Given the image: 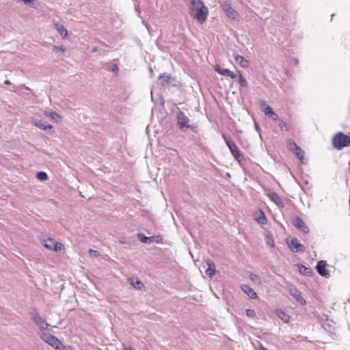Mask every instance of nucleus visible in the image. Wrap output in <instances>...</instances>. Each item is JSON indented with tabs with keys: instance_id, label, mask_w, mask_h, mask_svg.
<instances>
[{
	"instance_id": "2f4dec72",
	"label": "nucleus",
	"mask_w": 350,
	"mask_h": 350,
	"mask_svg": "<svg viewBox=\"0 0 350 350\" xmlns=\"http://www.w3.org/2000/svg\"><path fill=\"white\" fill-rule=\"evenodd\" d=\"M299 146H298L297 145V144H296L295 142H290L288 143V148H289L290 150H291V152H293L294 151H295V150H296V148H299Z\"/></svg>"
},
{
	"instance_id": "c756f323",
	"label": "nucleus",
	"mask_w": 350,
	"mask_h": 350,
	"mask_svg": "<svg viewBox=\"0 0 350 350\" xmlns=\"http://www.w3.org/2000/svg\"><path fill=\"white\" fill-rule=\"evenodd\" d=\"M31 319L34 321H36L39 317L40 314H38L36 309H33L32 311L29 313Z\"/></svg>"
},
{
	"instance_id": "a878e982",
	"label": "nucleus",
	"mask_w": 350,
	"mask_h": 350,
	"mask_svg": "<svg viewBox=\"0 0 350 350\" xmlns=\"http://www.w3.org/2000/svg\"><path fill=\"white\" fill-rule=\"evenodd\" d=\"M130 283L136 289H141L144 286L142 282L139 280H137L135 282L131 280Z\"/></svg>"
},
{
	"instance_id": "f257e3e1",
	"label": "nucleus",
	"mask_w": 350,
	"mask_h": 350,
	"mask_svg": "<svg viewBox=\"0 0 350 350\" xmlns=\"http://www.w3.org/2000/svg\"><path fill=\"white\" fill-rule=\"evenodd\" d=\"M190 15L200 23H204L208 16V8L200 0H190Z\"/></svg>"
},
{
	"instance_id": "f3484780",
	"label": "nucleus",
	"mask_w": 350,
	"mask_h": 350,
	"mask_svg": "<svg viewBox=\"0 0 350 350\" xmlns=\"http://www.w3.org/2000/svg\"><path fill=\"white\" fill-rule=\"evenodd\" d=\"M41 330H45L48 328L50 325L40 316L33 321Z\"/></svg>"
},
{
	"instance_id": "ddd939ff",
	"label": "nucleus",
	"mask_w": 350,
	"mask_h": 350,
	"mask_svg": "<svg viewBox=\"0 0 350 350\" xmlns=\"http://www.w3.org/2000/svg\"><path fill=\"white\" fill-rule=\"evenodd\" d=\"M222 9L226 12V15L231 18H235L237 16V12L229 4L222 5Z\"/></svg>"
},
{
	"instance_id": "9b49d317",
	"label": "nucleus",
	"mask_w": 350,
	"mask_h": 350,
	"mask_svg": "<svg viewBox=\"0 0 350 350\" xmlns=\"http://www.w3.org/2000/svg\"><path fill=\"white\" fill-rule=\"evenodd\" d=\"M293 224L297 228L302 231L304 233L306 234L309 232L308 227L300 217H295V219L293 220Z\"/></svg>"
},
{
	"instance_id": "bb28decb",
	"label": "nucleus",
	"mask_w": 350,
	"mask_h": 350,
	"mask_svg": "<svg viewBox=\"0 0 350 350\" xmlns=\"http://www.w3.org/2000/svg\"><path fill=\"white\" fill-rule=\"evenodd\" d=\"M36 177L40 180H46L48 179V175L44 172H38L37 174H36Z\"/></svg>"
},
{
	"instance_id": "7ed1b4c3",
	"label": "nucleus",
	"mask_w": 350,
	"mask_h": 350,
	"mask_svg": "<svg viewBox=\"0 0 350 350\" xmlns=\"http://www.w3.org/2000/svg\"><path fill=\"white\" fill-rule=\"evenodd\" d=\"M223 138L228 147L231 154L232 156L235 158L236 160L238 161H242L244 157L243 154H241V151L238 148L236 144L232 141L229 137H226V135H223Z\"/></svg>"
},
{
	"instance_id": "c03bdc74",
	"label": "nucleus",
	"mask_w": 350,
	"mask_h": 350,
	"mask_svg": "<svg viewBox=\"0 0 350 350\" xmlns=\"http://www.w3.org/2000/svg\"><path fill=\"white\" fill-rule=\"evenodd\" d=\"M273 120H277L278 119V116L275 113L273 117H271Z\"/></svg>"
},
{
	"instance_id": "20e7f679",
	"label": "nucleus",
	"mask_w": 350,
	"mask_h": 350,
	"mask_svg": "<svg viewBox=\"0 0 350 350\" xmlns=\"http://www.w3.org/2000/svg\"><path fill=\"white\" fill-rule=\"evenodd\" d=\"M42 245L46 248L55 252H60L64 249V246L62 243L56 242L53 239L51 238L43 240Z\"/></svg>"
},
{
	"instance_id": "7c9ffc66",
	"label": "nucleus",
	"mask_w": 350,
	"mask_h": 350,
	"mask_svg": "<svg viewBox=\"0 0 350 350\" xmlns=\"http://www.w3.org/2000/svg\"><path fill=\"white\" fill-rule=\"evenodd\" d=\"M256 220L258 221V223H260L261 224H265L267 223V218L262 212H261V215L259 216L256 219Z\"/></svg>"
},
{
	"instance_id": "b1692460",
	"label": "nucleus",
	"mask_w": 350,
	"mask_h": 350,
	"mask_svg": "<svg viewBox=\"0 0 350 350\" xmlns=\"http://www.w3.org/2000/svg\"><path fill=\"white\" fill-rule=\"evenodd\" d=\"M250 279L253 281L256 284H260L261 283V279L260 276L258 275L251 273L250 275Z\"/></svg>"
},
{
	"instance_id": "423d86ee",
	"label": "nucleus",
	"mask_w": 350,
	"mask_h": 350,
	"mask_svg": "<svg viewBox=\"0 0 350 350\" xmlns=\"http://www.w3.org/2000/svg\"><path fill=\"white\" fill-rule=\"evenodd\" d=\"M288 290L291 295L293 296L301 305L304 306L306 304V301L302 297L301 292L294 285H289Z\"/></svg>"
},
{
	"instance_id": "c9c22d12",
	"label": "nucleus",
	"mask_w": 350,
	"mask_h": 350,
	"mask_svg": "<svg viewBox=\"0 0 350 350\" xmlns=\"http://www.w3.org/2000/svg\"><path fill=\"white\" fill-rule=\"evenodd\" d=\"M89 253H90L91 256L97 257L99 255V253H98V251L94 250H92V249H90L89 250Z\"/></svg>"
},
{
	"instance_id": "a18cd8bd",
	"label": "nucleus",
	"mask_w": 350,
	"mask_h": 350,
	"mask_svg": "<svg viewBox=\"0 0 350 350\" xmlns=\"http://www.w3.org/2000/svg\"><path fill=\"white\" fill-rule=\"evenodd\" d=\"M267 243L269 245H270L271 246L273 247L274 246V241L273 240H271V241H267Z\"/></svg>"
},
{
	"instance_id": "412c9836",
	"label": "nucleus",
	"mask_w": 350,
	"mask_h": 350,
	"mask_svg": "<svg viewBox=\"0 0 350 350\" xmlns=\"http://www.w3.org/2000/svg\"><path fill=\"white\" fill-rule=\"evenodd\" d=\"M293 153L300 160L301 163H304V151L300 147L297 148L295 151L293 152Z\"/></svg>"
},
{
	"instance_id": "4c0bfd02",
	"label": "nucleus",
	"mask_w": 350,
	"mask_h": 350,
	"mask_svg": "<svg viewBox=\"0 0 350 350\" xmlns=\"http://www.w3.org/2000/svg\"><path fill=\"white\" fill-rule=\"evenodd\" d=\"M185 129H190L191 130H192L193 132H197V126L194 124H188V126H186Z\"/></svg>"
},
{
	"instance_id": "09e8293b",
	"label": "nucleus",
	"mask_w": 350,
	"mask_h": 350,
	"mask_svg": "<svg viewBox=\"0 0 350 350\" xmlns=\"http://www.w3.org/2000/svg\"><path fill=\"white\" fill-rule=\"evenodd\" d=\"M259 350H268L264 346H262V345L260 346L259 347Z\"/></svg>"
},
{
	"instance_id": "473e14b6",
	"label": "nucleus",
	"mask_w": 350,
	"mask_h": 350,
	"mask_svg": "<svg viewBox=\"0 0 350 350\" xmlns=\"http://www.w3.org/2000/svg\"><path fill=\"white\" fill-rule=\"evenodd\" d=\"M245 313L249 317L254 318L256 317V312L252 309H246Z\"/></svg>"
},
{
	"instance_id": "6e6552de",
	"label": "nucleus",
	"mask_w": 350,
	"mask_h": 350,
	"mask_svg": "<svg viewBox=\"0 0 350 350\" xmlns=\"http://www.w3.org/2000/svg\"><path fill=\"white\" fill-rule=\"evenodd\" d=\"M32 124L40 128V129H42L44 131H49L50 133H52L53 132V127L52 125L51 124H49L46 122L42 120H40V119H33L32 120Z\"/></svg>"
},
{
	"instance_id": "864d4df0",
	"label": "nucleus",
	"mask_w": 350,
	"mask_h": 350,
	"mask_svg": "<svg viewBox=\"0 0 350 350\" xmlns=\"http://www.w3.org/2000/svg\"><path fill=\"white\" fill-rule=\"evenodd\" d=\"M125 243V241H120V243L123 244V243Z\"/></svg>"
},
{
	"instance_id": "49530a36",
	"label": "nucleus",
	"mask_w": 350,
	"mask_h": 350,
	"mask_svg": "<svg viewBox=\"0 0 350 350\" xmlns=\"http://www.w3.org/2000/svg\"><path fill=\"white\" fill-rule=\"evenodd\" d=\"M123 350H135L134 349H133L132 347H124V348L123 349Z\"/></svg>"
},
{
	"instance_id": "58836bf2",
	"label": "nucleus",
	"mask_w": 350,
	"mask_h": 350,
	"mask_svg": "<svg viewBox=\"0 0 350 350\" xmlns=\"http://www.w3.org/2000/svg\"><path fill=\"white\" fill-rule=\"evenodd\" d=\"M118 70H119V68H118V65H117V64H114V65H113V66H112V68H111V70H112L113 72H118Z\"/></svg>"
},
{
	"instance_id": "4be33fe9",
	"label": "nucleus",
	"mask_w": 350,
	"mask_h": 350,
	"mask_svg": "<svg viewBox=\"0 0 350 350\" xmlns=\"http://www.w3.org/2000/svg\"><path fill=\"white\" fill-rule=\"evenodd\" d=\"M299 271L301 274L304 275H310L312 272L310 268L306 267L302 265H299Z\"/></svg>"
},
{
	"instance_id": "a211bd4d",
	"label": "nucleus",
	"mask_w": 350,
	"mask_h": 350,
	"mask_svg": "<svg viewBox=\"0 0 350 350\" xmlns=\"http://www.w3.org/2000/svg\"><path fill=\"white\" fill-rule=\"evenodd\" d=\"M260 105H261L262 111H263L264 113L267 116H269L270 118V117H273V115H275V112L273 111L272 108L271 107L267 105L265 102H262V103H260Z\"/></svg>"
},
{
	"instance_id": "4468645a",
	"label": "nucleus",
	"mask_w": 350,
	"mask_h": 350,
	"mask_svg": "<svg viewBox=\"0 0 350 350\" xmlns=\"http://www.w3.org/2000/svg\"><path fill=\"white\" fill-rule=\"evenodd\" d=\"M241 290L251 299H256L258 297L256 293L250 286L243 284L241 286Z\"/></svg>"
},
{
	"instance_id": "1a4fd4ad",
	"label": "nucleus",
	"mask_w": 350,
	"mask_h": 350,
	"mask_svg": "<svg viewBox=\"0 0 350 350\" xmlns=\"http://www.w3.org/2000/svg\"><path fill=\"white\" fill-rule=\"evenodd\" d=\"M288 247L293 252H304V246L300 244L296 238H293L288 243Z\"/></svg>"
},
{
	"instance_id": "a19ab883",
	"label": "nucleus",
	"mask_w": 350,
	"mask_h": 350,
	"mask_svg": "<svg viewBox=\"0 0 350 350\" xmlns=\"http://www.w3.org/2000/svg\"><path fill=\"white\" fill-rule=\"evenodd\" d=\"M63 350H73V349L70 346H65L64 347Z\"/></svg>"
},
{
	"instance_id": "dca6fc26",
	"label": "nucleus",
	"mask_w": 350,
	"mask_h": 350,
	"mask_svg": "<svg viewBox=\"0 0 350 350\" xmlns=\"http://www.w3.org/2000/svg\"><path fill=\"white\" fill-rule=\"evenodd\" d=\"M235 62L239 64L242 68H245L249 66V62L246 60L243 56L239 55H234Z\"/></svg>"
},
{
	"instance_id": "de8ad7c7",
	"label": "nucleus",
	"mask_w": 350,
	"mask_h": 350,
	"mask_svg": "<svg viewBox=\"0 0 350 350\" xmlns=\"http://www.w3.org/2000/svg\"><path fill=\"white\" fill-rule=\"evenodd\" d=\"M149 71H150V76H152V75H153V70H152V68L150 66L149 67Z\"/></svg>"
},
{
	"instance_id": "72a5a7b5",
	"label": "nucleus",
	"mask_w": 350,
	"mask_h": 350,
	"mask_svg": "<svg viewBox=\"0 0 350 350\" xmlns=\"http://www.w3.org/2000/svg\"><path fill=\"white\" fill-rule=\"evenodd\" d=\"M53 50L55 52H59V51L64 52L65 51V49H64V47L63 46H56V45H54L53 46Z\"/></svg>"
},
{
	"instance_id": "39448f33",
	"label": "nucleus",
	"mask_w": 350,
	"mask_h": 350,
	"mask_svg": "<svg viewBox=\"0 0 350 350\" xmlns=\"http://www.w3.org/2000/svg\"><path fill=\"white\" fill-rule=\"evenodd\" d=\"M40 338L44 342L50 345L51 347L57 349L59 348V345L62 344L61 341L55 336L49 333H42L40 335Z\"/></svg>"
},
{
	"instance_id": "3c124183",
	"label": "nucleus",
	"mask_w": 350,
	"mask_h": 350,
	"mask_svg": "<svg viewBox=\"0 0 350 350\" xmlns=\"http://www.w3.org/2000/svg\"><path fill=\"white\" fill-rule=\"evenodd\" d=\"M5 84L9 85V84H10V81H8V80H6V81H5Z\"/></svg>"
},
{
	"instance_id": "aec40b11",
	"label": "nucleus",
	"mask_w": 350,
	"mask_h": 350,
	"mask_svg": "<svg viewBox=\"0 0 350 350\" xmlns=\"http://www.w3.org/2000/svg\"><path fill=\"white\" fill-rule=\"evenodd\" d=\"M55 27L56 30L59 33V34L63 37L65 38L68 35V31L66 27L64 26V25L60 24L59 23H57L55 24Z\"/></svg>"
},
{
	"instance_id": "6ab92c4d",
	"label": "nucleus",
	"mask_w": 350,
	"mask_h": 350,
	"mask_svg": "<svg viewBox=\"0 0 350 350\" xmlns=\"http://www.w3.org/2000/svg\"><path fill=\"white\" fill-rule=\"evenodd\" d=\"M159 79L161 81V85L162 86H165L170 83L171 77L167 72H164L159 76Z\"/></svg>"
},
{
	"instance_id": "f8f14e48",
	"label": "nucleus",
	"mask_w": 350,
	"mask_h": 350,
	"mask_svg": "<svg viewBox=\"0 0 350 350\" xmlns=\"http://www.w3.org/2000/svg\"><path fill=\"white\" fill-rule=\"evenodd\" d=\"M215 70L217 72H218L219 74H220L221 75L227 76V77H230L231 79H236L237 77L236 74H234L233 72H232L229 69L221 68L219 65H216L215 66Z\"/></svg>"
},
{
	"instance_id": "2eb2a0df",
	"label": "nucleus",
	"mask_w": 350,
	"mask_h": 350,
	"mask_svg": "<svg viewBox=\"0 0 350 350\" xmlns=\"http://www.w3.org/2000/svg\"><path fill=\"white\" fill-rule=\"evenodd\" d=\"M206 262L208 265L206 273L208 277L212 278L215 273V265L214 262L210 259H207Z\"/></svg>"
},
{
	"instance_id": "8fccbe9b",
	"label": "nucleus",
	"mask_w": 350,
	"mask_h": 350,
	"mask_svg": "<svg viewBox=\"0 0 350 350\" xmlns=\"http://www.w3.org/2000/svg\"><path fill=\"white\" fill-rule=\"evenodd\" d=\"M106 53H107V51L105 50L100 51V54L101 55H105Z\"/></svg>"
},
{
	"instance_id": "603ef678",
	"label": "nucleus",
	"mask_w": 350,
	"mask_h": 350,
	"mask_svg": "<svg viewBox=\"0 0 350 350\" xmlns=\"http://www.w3.org/2000/svg\"><path fill=\"white\" fill-rule=\"evenodd\" d=\"M255 127H256V129L258 130V126H257V124H255Z\"/></svg>"
},
{
	"instance_id": "e433bc0d",
	"label": "nucleus",
	"mask_w": 350,
	"mask_h": 350,
	"mask_svg": "<svg viewBox=\"0 0 350 350\" xmlns=\"http://www.w3.org/2000/svg\"><path fill=\"white\" fill-rule=\"evenodd\" d=\"M279 126L280 127V129L282 130H283L284 129H285L286 130H288V124L286 123H285L284 122H281L279 124Z\"/></svg>"
},
{
	"instance_id": "0eeeda50",
	"label": "nucleus",
	"mask_w": 350,
	"mask_h": 350,
	"mask_svg": "<svg viewBox=\"0 0 350 350\" xmlns=\"http://www.w3.org/2000/svg\"><path fill=\"white\" fill-rule=\"evenodd\" d=\"M176 118H177V124L180 129L183 130L188 126L189 123V118L185 114L184 112L181 111H178L176 113Z\"/></svg>"
},
{
	"instance_id": "5701e85b",
	"label": "nucleus",
	"mask_w": 350,
	"mask_h": 350,
	"mask_svg": "<svg viewBox=\"0 0 350 350\" xmlns=\"http://www.w3.org/2000/svg\"><path fill=\"white\" fill-rule=\"evenodd\" d=\"M268 197L276 204H279L281 202L280 196L277 194V193L274 191L268 193Z\"/></svg>"
},
{
	"instance_id": "9d476101",
	"label": "nucleus",
	"mask_w": 350,
	"mask_h": 350,
	"mask_svg": "<svg viewBox=\"0 0 350 350\" xmlns=\"http://www.w3.org/2000/svg\"><path fill=\"white\" fill-rule=\"evenodd\" d=\"M327 262L325 260H319L316 266V269L318 273L323 277L329 276V272L326 270Z\"/></svg>"
},
{
	"instance_id": "cd10ccee",
	"label": "nucleus",
	"mask_w": 350,
	"mask_h": 350,
	"mask_svg": "<svg viewBox=\"0 0 350 350\" xmlns=\"http://www.w3.org/2000/svg\"><path fill=\"white\" fill-rule=\"evenodd\" d=\"M237 82L240 84L242 87H246L247 85V82L246 79L243 77L242 75H239Z\"/></svg>"
},
{
	"instance_id": "79ce46f5",
	"label": "nucleus",
	"mask_w": 350,
	"mask_h": 350,
	"mask_svg": "<svg viewBox=\"0 0 350 350\" xmlns=\"http://www.w3.org/2000/svg\"><path fill=\"white\" fill-rule=\"evenodd\" d=\"M157 237L158 238H156L154 241H156L157 243H161L162 241V239L160 237Z\"/></svg>"
},
{
	"instance_id": "ea45409f",
	"label": "nucleus",
	"mask_w": 350,
	"mask_h": 350,
	"mask_svg": "<svg viewBox=\"0 0 350 350\" xmlns=\"http://www.w3.org/2000/svg\"><path fill=\"white\" fill-rule=\"evenodd\" d=\"M148 238H150V240L148 241V243H150V242L154 241L155 239L158 238V237L152 236V237H148Z\"/></svg>"
},
{
	"instance_id": "393cba45",
	"label": "nucleus",
	"mask_w": 350,
	"mask_h": 350,
	"mask_svg": "<svg viewBox=\"0 0 350 350\" xmlns=\"http://www.w3.org/2000/svg\"><path fill=\"white\" fill-rule=\"evenodd\" d=\"M279 317L285 323H288L291 319V317L286 314L283 311L278 312Z\"/></svg>"
},
{
	"instance_id": "f704fd0d",
	"label": "nucleus",
	"mask_w": 350,
	"mask_h": 350,
	"mask_svg": "<svg viewBox=\"0 0 350 350\" xmlns=\"http://www.w3.org/2000/svg\"><path fill=\"white\" fill-rule=\"evenodd\" d=\"M50 116L51 117V118L54 120H57L60 118V116L57 113L54 111L50 113Z\"/></svg>"
},
{
	"instance_id": "f03ea898",
	"label": "nucleus",
	"mask_w": 350,
	"mask_h": 350,
	"mask_svg": "<svg viewBox=\"0 0 350 350\" xmlns=\"http://www.w3.org/2000/svg\"><path fill=\"white\" fill-rule=\"evenodd\" d=\"M332 142L333 146L340 150L345 147L350 146V136L342 132H338L333 137Z\"/></svg>"
},
{
	"instance_id": "c85d7f7f",
	"label": "nucleus",
	"mask_w": 350,
	"mask_h": 350,
	"mask_svg": "<svg viewBox=\"0 0 350 350\" xmlns=\"http://www.w3.org/2000/svg\"><path fill=\"white\" fill-rule=\"evenodd\" d=\"M137 237L139 240L144 243H148V241L150 240V238H148V237L145 236L142 233L137 234Z\"/></svg>"
},
{
	"instance_id": "37998d69",
	"label": "nucleus",
	"mask_w": 350,
	"mask_h": 350,
	"mask_svg": "<svg viewBox=\"0 0 350 350\" xmlns=\"http://www.w3.org/2000/svg\"><path fill=\"white\" fill-rule=\"evenodd\" d=\"M97 51H98V47L94 46V48H92V53H96V52H97Z\"/></svg>"
}]
</instances>
